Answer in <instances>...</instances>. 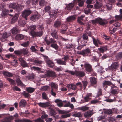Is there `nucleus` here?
<instances>
[{
	"instance_id": "nucleus-62",
	"label": "nucleus",
	"mask_w": 122,
	"mask_h": 122,
	"mask_svg": "<svg viewBox=\"0 0 122 122\" xmlns=\"http://www.w3.org/2000/svg\"><path fill=\"white\" fill-rule=\"evenodd\" d=\"M74 116L75 117H82L81 114L80 112L74 114Z\"/></svg>"
},
{
	"instance_id": "nucleus-8",
	"label": "nucleus",
	"mask_w": 122,
	"mask_h": 122,
	"mask_svg": "<svg viewBox=\"0 0 122 122\" xmlns=\"http://www.w3.org/2000/svg\"><path fill=\"white\" fill-rule=\"evenodd\" d=\"M88 41L84 40H82L81 42V45L78 46L77 48V49L78 50H80L84 47L86 46L87 44V41Z\"/></svg>"
},
{
	"instance_id": "nucleus-30",
	"label": "nucleus",
	"mask_w": 122,
	"mask_h": 122,
	"mask_svg": "<svg viewBox=\"0 0 122 122\" xmlns=\"http://www.w3.org/2000/svg\"><path fill=\"white\" fill-rule=\"evenodd\" d=\"M24 38V36L21 34H18L16 35V39L18 40H21L23 39Z\"/></svg>"
},
{
	"instance_id": "nucleus-58",
	"label": "nucleus",
	"mask_w": 122,
	"mask_h": 122,
	"mask_svg": "<svg viewBox=\"0 0 122 122\" xmlns=\"http://www.w3.org/2000/svg\"><path fill=\"white\" fill-rule=\"evenodd\" d=\"M82 82L83 86L84 89L85 90L87 85L88 82L86 81H82Z\"/></svg>"
},
{
	"instance_id": "nucleus-64",
	"label": "nucleus",
	"mask_w": 122,
	"mask_h": 122,
	"mask_svg": "<svg viewBox=\"0 0 122 122\" xmlns=\"http://www.w3.org/2000/svg\"><path fill=\"white\" fill-rule=\"evenodd\" d=\"M100 102L98 100H93L91 102V103L92 104H95L97 103Z\"/></svg>"
},
{
	"instance_id": "nucleus-42",
	"label": "nucleus",
	"mask_w": 122,
	"mask_h": 122,
	"mask_svg": "<svg viewBox=\"0 0 122 122\" xmlns=\"http://www.w3.org/2000/svg\"><path fill=\"white\" fill-rule=\"evenodd\" d=\"M52 36L56 39H57L58 38V36L56 31H55L54 32H53L51 33Z\"/></svg>"
},
{
	"instance_id": "nucleus-39",
	"label": "nucleus",
	"mask_w": 122,
	"mask_h": 122,
	"mask_svg": "<svg viewBox=\"0 0 122 122\" xmlns=\"http://www.w3.org/2000/svg\"><path fill=\"white\" fill-rule=\"evenodd\" d=\"M117 28V27L113 28L112 27H110L109 28V32L111 34H112L116 31Z\"/></svg>"
},
{
	"instance_id": "nucleus-40",
	"label": "nucleus",
	"mask_w": 122,
	"mask_h": 122,
	"mask_svg": "<svg viewBox=\"0 0 122 122\" xmlns=\"http://www.w3.org/2000/svg\"><path fill=\"white\" fill-rule=\"evenodd\" d=\"M21 65L23 67H29V66L28 64L24 61L21 64Z\"/></svg>"
},
{
	"instance_id": "nucleus-60",
	"label": "nucleus",
	"mask_w": 122,
	"mask_h": 122,
	"mask_svg": "<svg viewBox=\"0 0 122 122\" xmlns=\"http://www.w3.org/2000/svg\"><path fill=\"white\" fill-rule=\"evenodd\" d=\"M77 2L78 3V5L79 6L81 7L83 6L84 2V1H81Z\"/></svg>"
},
{
	"instance_id": "nucleus-14",
	"label": "nucleus",
	"mask_w": 122,
	"mask_h": 122,
	"mask_svg": "<svg viewBox=\"0 0 122 122\" xmlns=\"http://www.w3.org/2000/svg\"><path fill=\"white\" fill-rule=\"evenodd\" d=\"M57 10H51L49 13V15L51 17H55L57 13Z\"/></svg>"
},
{
	"instance_id": "nucleus-56",
	"label": "nucleus",
	"mask_w": 122,
	"mask_h": 122,
	"mask_svg": "<svg viewBox=\"0 0 122 122\" xmlns=\"http://www.w3.org/2000/svg\"><path fill=\"white\" fill-rule=\"evenodd\" d=\"M42 98L44 99L47 100L48 99L47 95L45 92H43L42 94Z\"/></svg>"
},
{
	"instance_id": "nucleus-19",
	"label": "nucleus",
	"mask_w": 122,
	"mask_h": 122,
	"mask_svg": "<svg viewBox=\"0 0 122 122\" xmlns=\"http://www.w3.org/2000/svg\"><path fill=\"white\" fill-rule=\"evenodd\" d=\"M102 6V3L100 2H96L94 4V7L96 9H99Z\"/></svg>"
},
{
	"instance_id": "nucleus-55",
	"label": "nucleus",
	"mask_w": 122,
	"mask_h": 122,
	"mask_svg": "<svg viewBox=\"0 0 122 122\" xmlns=\"http://www.w3.org/2000/svg\"><path fill=\"white\" fill-rule=\"evenodd\" d=\"M36 26L35 25H32L30 27V28L31 30V32L32 31H34V30L36 29Z\"/></svg>"
},
{
	"instance_id": "nucleus-63",
	"label": "nucleus",
	"mask_w": 122,
	"mask_h": 122,
	"mask_svg": "<svg viewBox=\"0 0 122 122\" xmlns=\"http://www.w3.org/2000/svg\"><path fill=\"white\" fill-rule=\"evenodd\" d=\"M57 91L56 89H51V94L53 96H55L56 95L55 92Z\"/></svg>"
},
{
	"instance_id": "nucleus-59",
	"label": "nucleus",
	"mask_w": 122,
	"mask_h": 122,
	"mask_svg": "<svg viewBox=\"0 0 122 122\" xmlns=\"http://www.w3.org/2000/svg\"><path fill=\"white\" fill-rule=\"evenodd\" d=\"M98 18L95 19L94 20H92L91 21L93 24H96V23H98Z\"/></svg>"
},
{
	"instance_id": "nucleus-25",
	"label": "nucleus",
	"mask_w": 122,
	"mask_h": 122,
	"mask_svg": "<svg viewBox=\"0 0 122 122\" xmlns=\"http://www.w3.org/2000/svg\"><path fill=\"white\" fill-rule=\"evenodd\" d=\"M46 62L49 66L51 67H53L54 65V64L51 61L47 60Z\"/></svg>"
},
{
	"instance_id": "nucleus-15",
	"label": "nucleus",
	"mask_w": 122,
	"mask_h": 122,
	"mask_svg": "<svg viewBox=\"0 0 122 122\" xmlns=\"http://www.w3.org/2000/svg\"><path fill=\"white\" fill-rule=\"evenodd\" d=\"M85 75L84 72L82 71H76V76H77L82 77Z\"/></svg>"
},
{
	"instance_id": "nucleus-27",
	"label": "nucleus",
	"mask_w": 122,
	"mask_h": 122,
	"mask_svg": "<svg viewBox=\"0 0 122 122\" xmlns=\"http://www.w3.org/2000/svg\"><path fill=\"white\" fill-rule=\"evenodd\" d=\"M26 104V101L23 99L21 100L19 104V105L20 107L23 106L24 107Z\"/></svg>"
},
{
	"instance_id": "nucleus-49",
	"label": "nucleus",
	"mask_w": 122,
	"mask_h": 122,
	"mask_svg": "<svg viewBox=\"0 0 122 122\" xmlns=\"http://www.w3.org/2000/svg\"><path fill=\"white\" fill-rule=\"evenodd\" d=\"M22 95H24L25 98H28L30 96V95L28 93L25 92L24 91L22 93Z\"/></svg>"
},
{
	"instance_id": "nucleus-21",
	"label": "nucleus",
	"mask_w": 122,
	"mask_h": 122,
	"mask_svg": "<svg viewBox=\"0 0 122 122\" xmlns=\"http://www.w3.org/2000/svg\"><path fill=\"white\" fill-rule=\"evenodd\" d=\"M38 104L39 106L41 107L50 106L51 105V104L50 103L47 102L44 103H40Z\"/></svg>"
},
{
	"instance_id": "nucleus-7",
	"label": "nucleus",
	"mask_w": 122,
	"mask_h": 122,
	"mask_svg": "<svg viewBox=\"0 0 122 122\" xmlns=\"http://www.w3.org/2000/svg\"><path fill=\"white\" fill-rule=\"evenodd\" d=\"M114 84L109 81L105 80L103 83V87L104 88V89L105 90L106 88L108 87L107 85L112 86Z\"/></svg>"
},
{
	"instance_id": "nucleus-48",
	"label": "nucleus",
	"mask_w": 122,
	"mask_h": 122,
	"mask_svg": "<svg viewBox=\"0 0 122 122\" xmlns=\"http://www.w3.org/2000/svg\"><path fill=\"white\" fill-rule=\"evenodd\" d=\"M70 111H64L62 110H59V112L61 114H64L68 113L70 112Z\"/></svg>"
},
{
	"instance_id": "nucleus-6",
	"label": "nucleus",
	"mask_w": 122,
	"mask_h": 122,
	"mask_svg": "<svg viewBox=\"0 0 122 122\" xmlns=\"http://www.w3.org/2000/svg\"><path fill=\"white\" fill-rule=\"evenodd\" d=\"M30 34L33 38H34L36 37H40L43 34V32L42 30L37 32L32 31L30 32Z\"/></svg>"
},
{
	"instance_id": "nucleus-54",
	"label": "nucleus",
	"mask_w": 122,
	"mask_h": 122,
	"mask_svg": "<svg viewBox=\"0 0 122 122\" xmlns=\"http://www.w3.org/2000/svg\"><path fill=\"white\" fill-rule=\"evenodd\" d=\"M112 4H110L109 3L107 4L106 5V6L107 8L109 10H111L112 8Z\"/></svg>"
},
{
	"instance_id": "nucleus-12",
	"label": "nucleus",
	"mask_w": 122,
	"mask_h": 122,
	"mask_svg": "<svg viewBox=\"0 0 122 122\" xmlns=\"http://www.w3.org/2000/svg\"><path fill=\"white\" fill-rule=\"evenodd\" d=\"M98 24L102 26L108 23L107 21L105 19H102L100 18H98Z\"/></svg>"
},
{
	"instance_id": "nucleus-37",
	"label": "nucleus",
	"mask_w": 122,
	"mask_h": 122,
	"mask_svg": "<svg viewBox=\"0 0 122 122\" xmlns=\"http://www.w3.org/2000/svg\"><path fill=\"white\" fill-rule=\"evenodd\" d=\"M116 58L118 60L122 58V52H119L117 54L116 56Z\"/></svg>"
},
{
	"instance_id": "nucleus-47",
	"label": "nucleus",
	"mask_w": 122,
	"mask_h": 122,
	"mask_svg": "<svg viewBox=\"0 0 122 122\" xmlns=\"http://www.w3.org/2000/svg\"><path fill=\"white\" fill-rule=\"evenodd\" d=\"M51 46L55 49L56 50H57L59 46L56 44L53 43L51 45Z\"/></svg>"
},
{
	"instance_id": "nucleus-9",
	"label": "nucleus",
	"mask_w": 122,
	"mask_h": 122,
	"mask_svg": "<svg viewBox=\"0 0 122 122\" xmlns=\"http://www.w3.org/2000/svg\"><path fill=\"white\" fill-rule=\"evenodd\" d=\"M40 18V15H39L37 12L35 13L34 15H32L30 17L31 20L34 21H35Z\"/></svg>"
},
{
	"instance_id": "nucleus-36",
	"label": "nucleus",
	"mask_w": 122,
	"mask_h": 122,
	"mask_svg": "<svg viewBox=\"0 0 122 122\" xmlns=\"http://www.w3.org/2000/svg\"><path fill=\"white\" fill-rule=\"evenodd\" d=\"M9 10L6 9L4 10L1 14V15L2 17H4L8 15V13Z\"/></svg>"
},
{
	"instance_id": "nucleus-10",
	"label": "nucleus",
	"mask_w": 122,
	"mask_h": 122,
	"mask_svg": "<svg viewBox=\"0 0 122 122\" xmlns=\"http://www.w3.org/2000/svg\"><path fill=\"white\" fill-rule=\"evenodd\" d=\"M84 66L87 72H90L93 71L92 66L90 64H85Z\"/></svg>"
},
{
	"instance_id": "nucleus-61",
	"label": "nucleus",
	"mask_w": 122,
	"mask_h": 122,
	"mask_svg": "<svg viewBox=\"0 0 122 122\" xmlns=\"http://www.w3.org/2000/svg\"><path fill=\"white\" fill-rule=\"evenodd\" d=\"M89 107H78V109L83 111H85L89 109Z\"/></svg>"
},
{
	"instance_id": "nucleus-23",
	"label": "nucleus",
	"mask_w": 122,
	"mask_h": 122,
	"mask_svg": "<svg viewBox=\"0 0 122 122\" xmlns=\"http://www.w3.org/2000/svg\"><path fill=\"white\" fill-rule=\"evenodd\" d=\"M57 63L59 65H66V63L64 61L61 60L60 59H58L56 60Z\"/></svg>"
},
{
	"instance_id": "nucleus-51",
	"label": "nucleus",
	"mask_w": 122,
	"mask_h": 122,
	"mask_svg": "<svg viewBox=\"0 0 122 122\" xmlns=\"http://www.w3.org/2000/svg\"><path fill=\"white\" fill-rule=\"evenodd\" d=\"M83 40H86L88 41L89 39L87 36L86 33L84 34L82 36Z\"/></svg>"
},
{
	"instance_id": "nucleus-41",
	"label": "nucleus",
	"mask_w": 122,
	"mask_h": 122,
	"mask_svg": "<svg viewBox=\"0 0 122 122\" xmlns=\"http://www.w3.org/2000/svg\"><path fill=\"white\" fill-rule=\"evenodd\" d=\"M26 90L28 92L31 93L33 92L35 90V89L32 87H28L26 88Z\"/></svg>"
},
{
	"instance_id": "nucleus-4",
	"label": "nucleus",
	"mask_w": 122,
	"mask_h": 122,
	"mask_svg": "<svg viewBox=\"0 0 122 122\" xmlns=\"http://www.w3.org/2000/svg\"><path fill=\"white\" fill-rule=\"evenodd\" d=\"M32 12V11L28 9H26L22 12L21 16L23 18L26 20L28 19V17Z\"/></svg>"
},
{
	"instance_id": "nucleus-20",
	"label": "nucleus",
	"mask_w": 122,
	"mask_h": 122,
	"mask_svg": "<svg viewBox=\"0 0 122 122\" xmlns=\"http://www.w3.org/2000/svg\"><path fill=\"white\" fill-rule=\"evenodd\" d=\"M93 114L92 112V111H88L85 113L84 116L85 118H87L91 117Z\"/></svg>"
},
{
	"instance_id": "nucleus-53",
	"label": "nucleus",
	"mask_w": 122,
	"mask_h": 122,
	"mask_svg": "<svg viewBox=\"0 0 122 122\" xmlns=\"http://www.w3.org/2000/svg\"><path fill=\"white\" fill-rule=\"evenodd\" d=\"M28 50L27 49H24L21 50V54L23 53L24 55L27 54L28 53Z\"/></svg>"
},
{
	"instance_id": "nucleus-46",
	"label": "nucleus",
	"mask_w": 122,
	"mask_h": 122,
	"mask_svg": "<svg viewBox=\"0 0 122 122\" xmlns=\"http://www.w3.org/2000/svg\"><path fill=\"white\" fill-rule=\"evenodd\" d=\"M91 11V8H86L84 9L85 13L86 14H89Z\"/></svg>"
},
{
	"instance_id": "nucleus-45",
	"label": "nucleus",
	"mask_w": 122,
	"mask_h": 122,
	"mask_svg": "<svg viewBox=\"0 0 122 122\" xmlns=\"http://www.w3.org/2000/svg\"><path fill=\"white\" fill-rule=\"evenodd\" d=\"M50 7L49 6H46L44 8L45 11L46 12H47L49 13L50 12Z\"/></svg>"
},
{
	"instance_id": "nucleus-34",
	"label": "nucleus",
	"mask_w": 122,
	"mask_h": 122,
	"mask_svg": "<svg viewBox=\"0 0 122 122\" xmlns=\"http://www.w3.org/2000/svg\"><path fill=\"white\" fill-rule=\"evenodd\" d=\"M90 81L92 84L93 85L96 84L97 83L96 78L94 77H92L90 78Z\"/></svg>"
},
{
	"instance_id": "nucleus-1",
	"label": "nucleus",
	"mask_w": 122,
	"mask_h": 122,
	"mask_svg": "<svg viewBox=\"0 0 122 122\" xmlns=\"http://www.w3.org/2000/svg\"><path fill=\"white\" fill-rule=\"evenodd\" d=\"M55 102L59 107L62 106L64 103V104H65L64 107H74L73 105L72 104H70L69 102L68 101H62V100L59 99H56L55 100Z\"/></svg>"
},
{
	"instance_id": "nucleus-32",
	"label": "nucleus",
	"mask_w": 122,
	"mask_h": 122,
	"mask_svg": "<svg viewBox=\"0 0 122 122\" xmlns=\"http://www.w3.org/2000/svg\"><path fill=\"white\" fill-rule=\"evenodd\" d=\"M107 49V46H103L100 48H98V50L100 51L102 53H103L104 51H106Z\"/></svg>"
},
{
	"instance_id": "nucleus-43",
	"label": "nucleus",
	"mask_w": 122,
	"mask_h": 122,
	"mask_svg": "<svg viewBox=\"0 0 122 122\" xmlns=\"http://www.w3.org/2000/svg\"><path fill=\"white\" fill-rule=\"evenodd\" d=\"M74 46V45L72 44H68L66 45L65 47L66 49H68L73 48Z\"/></svg>"
},
{
	"instance_id": "nucleus-44",
	"label": "nucleus",
	"mask_w": 122,
	"mask_h": 122,
	"mask_svg": "<svg viewBox=\"0 0 122 122\" xmlns=\"http://www.w3.org/2000/svg\"><path fill=\"white\" fill-rule=\"evenodd\" d=\"M92 95V93H90L84 97V99L86 102H87L89 101V100L90 99L89 98L90 97V96H91Z\"/></svg>"
},
{
	"instance_id": "nucleus-5",
	"label": "nucleus",
	"mask_w": 122,
	"mask_h": 122,
	"mask_svg": "<svg viewBox=\"0 0 122 122\" xmlns=\"http://www.w3.org/2000/svg\"><path fill=\"white\" fill-rule=\"evenodd\" d=\"M119 64L118 62H113L111 65L108 66V69L111 70L112 71H115L119 66Z\"/></svg>"
},
{
	"instance_id": "nucleus-13",
	"label": "nucleus",
	"mask_w": 122,
	"mask_h": 122,
	"mask_svg": "<svg viewBox=\"0 0 122 122\" xmlns=\"http://www.w3.org/2000/svg\"><path fill=\"white\" fill-rule=\"evenodd\" d=\"M47 74L48 77H55L56 76L55 73L52 71H48L47 72Z\"/></svg>"
},
{
	"instance_id": "nucleus-18",
	"label": "nucleus",
	"mask_w": 122,
	"mask_h": 122,
	"mask_svg": "<svg viewBox=\"0 0 122 122\" xmlns=\"http://www.w3.org/2000/svg\"><path fill=\"white\" fill-rule=\"evenodd\" d=\"M18 17L19 15L18 14H15L11 20V24H13L16 22L18 20Z\"/></svg>"
},
{
	"instance_id": "nucleus-38",
	"label": "nucleus",
	"mask_w": 122,
	"mask_h": 122,
	"mask_svg": "<svg viewBox=\"0 0 122 122\" xmlns=\"http://www.w3.org/2000/svg\"><path fill=\"white\" fill-rule=\"evenodd\" d=\"M46 3L45 0H41L39 2V5L40 6H44L46 5Z\"/></svg>"
},
{
	"instance_id": "nucleus-33",
	"label": "nucleus",
	"mask_w": 122,
	"mask_h": 122,
	"mask_svg": "<svg viewBox=\"0 0 122 122\" xmlns=\"http://www.w3.org/2000/svg\"><path fill=\"white\" fill-rule=\"evenodd\" d=\"M7 79L8 81L11 85L15 86L16 85L15 81L12 79L9 78H7Z\"/></svg>"
},
{
	"instance_id": "nucleus-2",
	"label": "nucleus",
	"mask_w": 122,
	"mask_h": 122,
	"mask_svg": "<svg viewBox=\"0 0 122 122\" xmlns=\"http://www.w3.org/2000/svg\"><path fill=\"white\" fill-rule=\"evenodd\" d=\"M9 7L10 8L16 10L18 12L20 11L24 8V6L22 5H19L18 3L15 2H13L10 4Z\"/></svg>"
},
{
	"instance_id": "nucleus-17",
	"label": "nucleus",
	"mask_w": 122,
	"mask_h": 122,
	"mask_svg": "<svg viewBox=\"0 0 122 122\" xmlns=\"http://www.w3.org/2000/svg\"><path fill=\"white\" fill-rule=\"evenodd\" d=\"M61 24L60 21L59 20H57L54 22L53 26L55 28L58 29L60 27Z\"/></svg>"
},
{
	"instance_id": "nucleus-35",
	"label": "nucleus",
	"mask_w": 122,
	"mask_h": 122,
	"mask_svg": "<svg viewBox=\"0 0 122 122\" xmlns=\"http://www.w3.org/2000/svg\"><path fill=\"white\" fill-rule=\"evenodd\" d=\"M12 32L13 35H15L19 32V30L16 27L13 28L12 30Z\"/></svg>"
},
{
	"instance_id": "nucleus-28",
	"label": "nucleus",
	"mask_w": 122,
	"mask_h": 122,
	"mask_svg": "<svg viewBox=\"0 0 122 122\" xmlns=\"http://www.w3.org/2000/svg\"><path fill=\"white\" fill-rule=\"evenodd\" d=\"M75 4L74 3H69L66 6V8L68 10H70L73 8Z\"/></svg>"
},
{
	"instance_id": "nucleus-29",
	"label": "nucleus",
	"mask_w": 122,
	"mask_h": 122,
	"mask_svg": "<svg viewBox=\"0 0 122 122\" xmlns=\"http://www.w3.org/2000/svg\"><path fill=\"white\" fill-rule=\"evenodd\" d=\"M2 74L4 76L9 77H11L13 76V75L11 73L5 71H3V72Z\"/></svg>"
},
{
	"instance_id": "nucleus-26",
	"label": "nucleus",
	"mask_w": 122,
	"mask_h": 122,
	"mask_svg": "<svg viewBox=\"0 0 122 122\" xmlns=\"http://www.w3.org/2000/svg\"><path fill=\"white\" fill-rule=\"evenodd\" d=\"M67 86L69 88L74 90H75L77 89V87L76 85L72 84H68Z\"/></svg>"
},
{
	"instance_id": "nucleus-11",
	"label": "nucleus",
	"mask_w": 122,
	"mask_h": 122,
	"mask_svg": "<svg viewBox=\"0 0 122 122\" xmlns=\"http://www.w3.org/2000/svg\"><path fill=\"white\" fill-rule=\"evenodd\" d=\"M111 93L112 94L115 95L118 93V89L116 86H115L114 84L112 86H111Z\"/></svg>"
},
{
	"instance_id": "nucleus-3",
	"label": "nucleus",
	"mask_w": 122,
	"mask_h": 122,
	"mask_svg": "<svg viewBox=\"0 0 122 122\" xmlns=\"http://www.w3.org/2000/svg\"><path fill=\"white\" fill-rule=\"evenodd\" d=\"M91 50L89 48H87L86 49L82 50V51L77 52V54L82 55L83 56H92V55L91 54Z\"/></svg>"
},
{
	"instance_id": "nucleus-52",
	"label": "nucleus",
	"mask_w": 122,
	"mask_h": 122,
	"mask_svg": "<svg viewBox=\"0 0 122 122\" xmlns=\"http://www.w3.org/2000/svg\"><path fill=\"white\" fill-rule=\"evenodd\" d=\"M92 38L93 39V41L94 44L96 46L98 47V45L97 43V40L93 37H92Z\"/></svg>"
},
{
	"instance_id": "nucleus-31",
	"label": "nucleus",
	"mask_w": 122,
	"mask_h": 122,
	"mask_svg": "<svg viewBox=\"0 0 122 122\" xmlns=\"http://www.w3.org/2000/svg\"><path fill=\"white\" fill-rule=\"evenodd\" d=\"M16 81L17 85L19 86H22L24 85L21 80L19 78L17 79Z\"/></svg>"
},
{
	"instance_id": "nucleus-16",
	"label": "nucleus",
	"mask_w": 122,
	"mask_h": 122,
	"mask_svg": "<svg viewBox=\"0 0 122 122\" xmlns=\"http://www.w3.org/2000/svg\"><path fill=\"white\" fill-rule=\"evenodd\" d=\"M76 19V16L74 15L68 17L66 19L68 22H70Z\"/></svg>"
},
{
	"instance_id": "nucleus-57",
	"label": "nucleus",
	"mask_w": 122,
	"mask_h": 122,
	"mask_svg": "<svg viewBox=\"0 0 122 122\" xmlns=\"http://www.w3.org/2000/svg\"><path fill=\"white\" fill-rule=\"evenodd\" d=\"M50 114L51 116H54L55 115L56 112L54 110L51 109L50 110Z\"/></svg>"
},
{
	"instance_id": "nucleus-24",
	"label": "nucleus",
	"mask_w": 122,
	"mask_h": 122,
	"mask_svg": "<svg viewBox=\"0 0 122 122\" xmlns=\"http://www.w3.org/2000/svg\"><path fill=\"white\" fill-rule=\"evenodd\" d=\"M85 17L84 15H81L80 17H79L78 18L77 21L80 24L84 25V24L82 21L83 20V18Z\"/></svg>"
},
{
	"instance_id": "nucleus-22",
	"label": "nucleus",
	"mask_w": 122,
	"mask_h": 122,
	"mask_svg": "<svg viewBox=\"0 0 122 122\" xmlns=\"http://www.w3.org/2000/svg\"><path fill=\"white\" fill-rule=\"evenodd\" d=\"M50 85L51 86V89H53L57 90L58 88V86L57 84L56 83L53 82H51Z\"/></svg>"
},
{
	"instance_id": "nucleus-50",
	"label": "nucleus",
	"mask_w": 122,
	"mask_h": 122,
	"mask_svg": "<svg viewBox=\"0 0 122 122\" xmlns=\"http://www.w3.org/2000/svg\"><path fill=\"white\" fill-rule=\"evenodd\" d=\"M102 95V90L101 89H98L97 94L96 96V98L98 97H99Z\"/></svg>"
}]
</instances>
